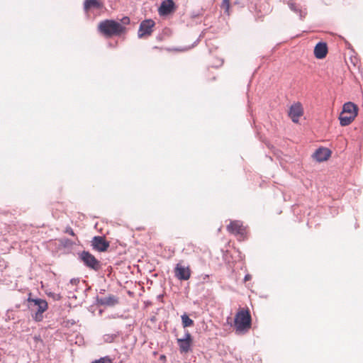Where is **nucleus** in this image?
I'll return each instance as SVG.
<instances>
[{
    "instance_id": "nucleus-1",
    "label": "nucleus",
    "mask_w": 363,
    "mask_h": 363,
    "mask_svg": "<svg viewBox=\"0 0 363 363\" xmlns=\"http://www.w3.org/2000/svg\"><path fill=\"white\" fill-rule=\"evenodd\" d=\"M130 19L128 16H124L120 22L114 20L106 19L101 21L98 25V30L106 38L120 36L127 32L126 26L129 25Z\"/></svg>"
},
{
    "instance_id": "nucleus-2",
    "label": "nucleus",
    "mask_w": 363,
    "mask_h": 363,
    "mask_svg": "<svg viewBox=\"0 0 363 363\" xmlns=\"http://www.w3.org/2000/svg\"><path fill=\"white\" fill-rule=\"evenodd\" d=\"M234 326L238 334H244L249 331L252 326V318L247 308L238 310L235 316Z\"/></svg>"
},
{
    "instance_id": "nucleus-3",
    "label": "nucleus",
    "mask_w": 363,
    "mask_h": 363,
    "mask_svg": "<svg viewBox=\"0 0 363 363\" xmlns=\"http://www.w3.org/2000/svg\"><path fill=\"white\" fill-rule=\"evenodd\" d=\"M29 308L33 312L32 318L36 322H40L43 319V313L48 308V302L41 298H32L30 296L28 298Z\"/></svg>"
},
{
    "instance_id": "nucleus-4",
    "label": "nucleus",
    "mask_w": 363,
    "mask_h": 363,
    "mask_svg": "<svg viewBox=\"0 0 363 363\" xmlns=\"http://www.w3.org/2000/svg\"><path fill=\"white\" fill-rule=\"evenodd\" d=\"M359 108L352 102H347L342 106V111L340 114L339 120L342 126L350 125L357 117Z\"/></svg>"
},
{
    "instance_id": "nucleus-5",
    "label": "nucleus",
    "mask_w": 363,
    "mask_h": 363,
    "mask_svg": "<svg viewBox=\"0 0 363 363\" xmlns=\"http://www.w3.org/2000/svg\"><path fill=\"white\" fill-rule=\"evenodd\" d=\"M227 230L235 235L238 240H244L247 238V230L240 220H231L226 227Z\"/></svg>"
},
{
    "instance_id": "nucleus-6",
    "label": "nucleus",
    "mask_w": 363,
    "mask_h": 363,
    "mask_svg": "<svg viewBox=\"0 0 363 363\" xmlns=\"http://www.w3.org/2000/svg\"><path fill=\"white\" fill-rule=\"evenodd\" d=\"M174 277L180 281H187L191 275V270L189 265H186L184 261H179L174 269Z\"/></svg>"
},
{
    "instance_id": "nucleus-7",
    "label": "nucleus",
    "mask_w": 363,
    "mask_h": 363,
    "mask_svg": "<svg viewBox=\"0 0 363 363\" xmlns=\"http://www.w3.org/2000/svg\"><path fill=\"white\" fill-rule=\"evenodd\" d=\"M80 258L84 264L91 269L98 271L101 268L100 262L89 252L83 251L80 254Z\"/></svg>"
},
{
    "instance_id": "nucleus-8",
    "label": "nucleus",
    "mask_w": 363,
    "mask_h": 363,
    "mask_svg": "<svg viewBox=\"0 0 363 363\" xmlns=\"http://www.w3.org/2000/svg\"><path fill=\"white\" fill-rule=\"evenodd\" d=\"M177 342L178 344L180 353H188L191 350L193 345V338L190 333L186 330L184 337L182 338H177Z\"/></svg>"
},
{
    "instance_id": "nucleus-9",
    "label": "nucleus",
    "mask_w": 363,
    "mask_h": 363,
    "mask_svg": "<svg viewBox=\"0 0 363 363\" xmlns=\"http://www.w3.org/2000/svg\"><path fill=\"white\" fill-rule=\"evenodd\" d=\"M155 23L152 19L143 21L138 29V35L139 38H143L151 35Z\"/></svg>"
},
{
    "instance_id": "nucleus-10",
    "label": "nucleus",
    "mask_w": 363,
    "mask_h": 363,
    "mask_svg": "<svg viewBox=\"0 0 363 363\" xmlns=\"http://www.w3.org/2000/svg\"><path fill=\"white\" fill-rule=\"evenodd\" d=\"M93 248L99 252H105L109 247V242L104 237L95 236L91 240Z\"/></svg>"
},
{
    "instance_id": "nucleus-11",
    "label": "nucleus",
    "mask_w": 363,
    "mask_h": 363,
    "mask_svg": "<svg viewBox=\"0 0 363 363\" xmlns=\"http://www.w3.org/2000/svg\"><path fill=\"white\" fill-rule=\"evenodd\" d=\"M303 108L300 103L293 104L289 110V115L294 123H298L299 118L303 115Z\"/></svg>"
},
{
    "instance_id": "nucleus-12",
    "label": "nucleus",
    "mask_w": 363,
    "mask_h": 363,
    "mask_svg": "<svg viewBox=\"0 0 363 363\" xmlns=\"http://www.w3.org/2000/svg\"><path fill=\"white\" fill-rule=\"evenodd\" d=\"M328 46L325 43L320 42L314 48V55L317 59H323L328 54Z\"/></svg>"
},
{
    "instance_id": "nucleus-13",
    "label": "nucleus",
    "mask_w": 363,
    "mask_h": 363,
    "mask_svg": "<svg viewBox=\"0 0 363 363\" xmlns=\"http://www.w3.org/2000/svg\"><path fill=\"white\" fill-rule=\"evenodd\" d=\"M174 10V3L173 0H165L162 1L159 8L160 15H168Z\"/></svg>"
},
{
    "instance_id": "nucleus-14",
    "label": "nucleus",
    "mask_w": 363,
    "mask_h": 363,
    "mask_svg": "<svg viewBox=\"0 0 363 363\" xmlns=\"http://www.w3.org/2000/svg\"><path fill=\"white\" fill-rule=\"evenodd\" d=\"M330 154L328 148H319L315 152L313 157L317 161L323 162L329 159Z\"/></svg>"
},
{
    "instance_id": "nucleus-15",
    "label": "nucleus",
    "mask_w": 363,
    "mask_h": 363,
    "mask_svg": "<svg viewBox=\"0 0 363 363\" xmlns=\"http://www.w3.org/2000/svg\"><path fill=\"white\" fill-rule=\"evenodd\" d=\"M98 303L101 306H113L118 303V299L114 295H109L106 297L99 298Z\"/></svg>"
},
{
    "instance_id": "nucleus-16",
    "label": "nucleus",
    "mask_w": 363,
    "mask_h": 363,
    "mask_svg": "<svg viewBox=\"0 0 363 363\" xmlns=\"http://www.w3.org/2000/svg\"><path fill=\"white\" fill-rule=\"evenodd\" d=\"M103 4L98 0H86L84 4V8L86 11H88L91 8L101 9Z\"/></svg>"
},
{
    "instance_id": "nucleus-17",
    "label": "nucleus",
    "mask_w": 363,
    "mask_h": 363,
    "mask_svg": "<svg viewBox=\"0 0 363 363\" xmlns=\"http://www.w3.org/2000/svg\"><path fill=\"white\" fill-rule=\"evenodd\" d=\"M182 322L184 328L191 327L194 325V321L186 314L182 315Z\"/></svg>"
},
{
    "instance_id": "nucleus-18",
    "label": "nucleus",
    "mask_w": 363,
    "mask_h": 363,
    "mask_svg": "<svg viewBox=\"0 0 363 363\" xmlns=\"http://www.w3.org/2000/svg\"><path fill=\"white\" fill-rule=\"evenodd\" d=\"M221 8L228 13L230 9V0H222Z\"/></svg>"
},
{
    "instance_id": "nucleus-19",
    "label": "nucleus",
    "mask_w": 363,
    "mask_h": 363,
    "mask_svg": "<svg viewBox=\"0 0 363 363\" xmlns=\"http://www.w3.org/2000/svg\"><path fill=\"white\" fill-rule=\"evenodd\" d=\"M92 363H112V361L109 357H101L98 360H95Z\"/></svg>"
},
{
    "instance_id": "nucleus-20",
    "label": "nucleus",
    "mask_w": 363,
    "mask_h": 363,
    "mask_svg": "<svg viewBox=\"0 0 363 363\" xmlns=\"http://www.w3.org/2000/svg\"><path fill=\"white\" fill-rule=\"evenodd\" d=\"M64 232L65 233H67V234L70 235L72 237H76V235H75L73 229L71 227H69V226L66 227V228H65Z\"/></svg>"
},
{
    "instance_id": "nucleus-21",
    "label": "nucleus",
    "mask_w": 363,
    "mask_h": 363,
    "mask_svg": "<svg viewBox=\"0 0 363 363\" xmlns=\"http://www.w3.org/2000/svg\"><path fill=\"white\" fill-rule=\"evenodd\" d=\"M289 6L292 11H298V7L294 3L291 2L289 4Z\"/></svg>"
},
{
    "instance_id": "nucleus-22",
    "label": "nucleus",
    "mask_w": 363,
    "mask_h": 363,
    "mask_svg": "<svg viewBox=\"0 0 363 363\" xmlns=\"http://www.w3.org/2000/svg\"><path fill=\"white\" fill-rule=\"evenodd\" d=\"M251 279H252V276L250 274H246L244 278V281H245V282H246L247 281H250Z\"/></svg>"
},
{
    "instance_id": "nucleus-23",
    "label": "nucleus",
    "mask_w": 363,
    "mask_h": 363,
    "mask_svg": "<svg viewBox=\"0 0 363 363\" xmlns=\"http://www.w3.org/2000/svg\"><path fill=\"white\" fill-rule=\"evenodd\" d=\"M161 358L164 359V358H165V356H162Z\"/></svg>"
}]
</instances>
